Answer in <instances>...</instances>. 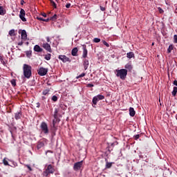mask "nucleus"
Instances as JSON below:
<instances>
[{"label":"nucleus","instance_id":"obj_1","mask_svg":"<svg viewBox=\"0 0 177 177\" xmlns=\"http://www.w3.org/2000/svg\"><path fill=\"white\" fill-rule=\"evenodd\" d=\"M31 66L24 64L23 67L24 75L25 78H30L32 75Z\"/></svg>","mask_w":177,"mask_h":177},{"label":"nucleus","instance_id":"obj_2","mask_svg":"<svg viewBox=\"0 0 177 177\" xmlns=\"http://www.w3.org/2000/svg\"><path fill=\"white\" fill-rule=\"evenodd\" d=\"M128 75V71L127 69H117L115 75L120 78V80H125L127 75Z\"/></svg>","mask_w":177,"mask_h":177},{"label":"nucleus","instance_id":"obj_3","mask_svg":"<svg viewBox=\"0 0 177 177\" xmlns=\"http://www.w3.org/2000/svg\"><path fill=\"white\" fill-rule=\"evenodd\" d=\"M40 128L42 132L45 133V135H48V133H49V129L48 128V124H46V122H42L40 125Z\"/></svg>","mask_w":177,"mask_h":177},{"label":"nucleus","instance_id":"obj_4","mask_svg":"<svg viewBox=\"0 0 177 177\" xmlns=\"http://www.w3.org/2000/svg\"><path fill=\"white\" fill-rule=\"evenodd\" d=\"M103 99H104V97L102 95H97L95 96L93 98V104L96 106L97 104V102H99V100H103Z\"/></svg>","mask_w":177,"mask_h":177},{"label":"nucleus","instance_id":"obj_5","mask_svg":"<svg viewBox=\"0 0 177 177\" xmlns=\"http://www.w3.org/2000/svg\"><path fill=\"white\" fill-rule=\"evenodd\" d=\"M83 161H80V162H77L74 164L73 165V169L74 171H80L81 169V168H82V164H83Z\"/></svg>","mask_w":177,"mask_h":177},{"label":"nucleus","instance_id":"obj_6","mask_svg":"<svg viewBox=\"0 0 177 177\" xmlns=\"http://www.w3.org/2000/svg\"><path fill=\"white\" fill-rule=\"evenodd\" d=\"M19 18L22 21H27V19H26V10L24 9L21 8L19 12Z\"/></svg>","mask_w":177,"mask_h":177},{"label":"nucleus","instance_id":"obj_7","mask_svg":"<svg viewBox=\"0 0 177 177\" xmlns=\"http://www.w3.org/2000/svg\"><path fill=\"white\" fill-rule=\"evenodd\" d=\"M55 172V168H53V166L52 165H49L47 167V169H46L44 174H46V176H48V174H53Z\"/></svg>","mask_w":177,"mask_h":177},{"label":"nucleus","instance_id":"obj_8","mask_svg":"<svg viewBox=\"0 0 177 177\" xmlns=\"http://www.w3.org/2000/svg\"><path fill=\"white\" fill-rule=\"evenodd\" d=\"M39 75H41V77H44V75H46L48 73V68H40L37 71Z\"/></svg>","mask_w":177,"mask_h":177},{"label":"nucleus","instance_id":"obj_9","mask_svg":"<svg viewBox=\"0 0 177 177\" xmlns=\"http://www.w3.org/2000/svg\"><path fill=\"white\" fill-rule=\"evenodd\" d=\"M82 49H83L82 57L84 59H86V57H88V50L86 49V45L85 44L83 45Z\"/></svg>","mask_w":177,"mask_h":177},{"label":"nucleus","instance_id":"obj_10","mask_svg":"<svg viewBox=\"0 0 177 177\" xmlns=\"http://www.w3.org/2000/svg\"><path fill=\"white\" fill-rule=\"evenodd\" d=\"M58 59L62 60L63 63H67V62H70V58L67 57L66 55H59Z\"/></svg>","mask_w":177,"mask_h":177},{"label":"nucleus","instance_id":"obj_11","mask_svg":"<svg viewBox=\"0 0 177 177\" xmlns=\"http://www.w3.org/2000/svg\"><path fill=\"white\" fill-rule=\"evenodd\" d=\"M43 48H45L46 50H47V52H50V53H51L52 48H50V44H49L48 43H44Z\"/></svg>","mask_w":177,"mask_h":177},{"label":"nucleus","instance_id":"obj_12","mask_svg":"<svg viewBox=\"0 0 177 177\" xmlns=\"http://www.w3.org/2000/svg\"><path fill=\"white\" fill-rule=\"evenodd\" d=\"M83 66H84V70H88V67L89 66V60L84 59L83 60Z\"/></svg>","mask_w":177,"mask_h":177},{"label":"nucleus","instance_id":"obj_13","mask_svg":"<svg viewBox=\"0 0 177 177\" xmlns=\"http://www.w3.org/2000/svg\"><path fill=\"white\" fill-rule=\"evenodd\" d=\"M21 39L26 41L27 39V32L25 30H23L21 33Z\"/></svg>","mask_w":177,"mask_h":177},{"label":"nucleus","instance_id":"obj_14","mask_svg":"<svg viewBox=\"0 0 177 177\" xmlns=\"http://www.w3.org/2000/svg\"><path fill=\"white\" fill-rule=\"evenodd\" d=\"M33 50H35V52H37V53H41L42 52V50H44V49H42V48H41V46H39V45H35L34 46Z\"/></svg>","mask_w":177,"mask_h":177},{"label":"nucleus","instance_id":"obj_15","mask_svg":"<svg viewBox=\"0 0 177 177\" xmlns=\"http://www.w3.org/2000/svg\"><path fill=\"white\" fill-rule=\"evenodd\" d=\"M136 114V112L135 111V109L132 107L129 108V115L131 117H135V115Z\"/></svg>","mask_w":177,"mask_h":177},{"label":"nucleus","instance_id":"obj_16","mask_svg":"<svg viewBox=\"0 0 177 177\" xmlns=\"http://www.w3.org/2000/svg\"><path fill=\"white\" fill-rule=\"evenodd\" d=\"M77 53H78V48L77 47L73 48L71 51L72 56H77Z\"/></svg>","mask_w":177,"mask_h":177},{"label":"nucleus","instance_id":"obj_17","mask_svg":"<svg viewBox=\"0 0 177 177\" xmlns=\"http://www.w3.org/2000/svg\"><path fill=\"white\" fill-rule=\"evenodd\" d=\"M44 146H45V142H44L42 141H39L37 143V149L39 150V149H42V147H44Z\"/></svg>","mask_w":177,"mask_h":177},{"label":"nucleus","instance_id":"obj_18","mask_svg":"<svg viewBox=\"0 0 177 177\" xmlns=\"http://www.w3.org/2000/svg\"><path fill=\"white\" fill-rule=\"evenodd\" d=\"M15 120H20L21 118V112H17L15 113Z\"/></svg>","mask_w":177,"mask_h":177},{"label":"nucleus","instance_id":"obj_19","mask_svg":"<svg viewBox=\"0 0 177 177\" xmlns=\"http://www.w3.org/2000/svg\"><path fill=\"white\" fill-rule=\"evenodd\" d=\"M0 15L1 16H4V15H6V10L3 9V7L0 6Z\"/></svg>","mask_w":177,"mask_h":177},{"label":"nucleus","instance_id":"obj_20","mask_svg":"<svg viewBox=\"0 0 177 177\" xmlns=\"http://www.w3.org/2000/svg\"><path fill=\"white\" fill-rule=\"evenodd\" d=\"M127 57H128V59H132V57H135V54L133 52L127 53Z\"/></svg>","mask_w":177,"mask_h":177},{"label":"nucleus","instance_id":"obj_21","mask_svg":"<svg viewBox=\"0 0 177 177\" xmlns=\"http://www.w3.org/2000/svg\"><path fill=\"white\" fill-rule=\"evenodd\" d=\"M9 35L10 37H15V35H16V34L15 33L14 29H12L9 31Z\"/></svg>","mask_w":177,"mask_h":177},{"label":"nucleus","instance_id":"obj_22","mask_svg":"<svg viewBox=\"0 0 177 177\" xmlns=\"http://www.w3.org/2000/svg\"><path fill=\"white\" fill-rule=\"evenodd\" d=\"M50 57H52V55H50V54H46V55H45V57H44V59H46V60H50Z\"/></svg>","mask_w":177,"mask_h":177},{"label":"nucleus","instance_id":"obj_23","mask_svg":"<svg viewBox=\"0 0 177 177\" xmlns=\"http://www.w3.org/2000/svg\"><path fill=\"white\" fill-rule=\"evenodd\" d=\"M112 165H113L112 162H106V168L107 169L111 168Z\"/></svg>","mask_w":177,"mask_h":177},{"label":"nucleus","instance_id":"obj_24","mask_svg":"<svg viewBox=\"0 0 177 177\" xmlns=\"http://www.w3.org/2000/svg\"><path fill=\"white\" fill-rule=\"evenodd\" d=\"M86 75V73H81L80 75H78L77 77H76L77 80H78V78H82L83 77H85V75Z\"/></svg>","mask_w":177,"mask_h":177},{"label":"nucleus","instance_id":"obj_25","mask_svg":"<svg viewBox=\"0 0 177 177\" xmlns=\"http://www.w3.org/2000/svg\"><path fill=\"white\" fill-rule=\"evenodd\" d=\"M50 4H51V6H53V8H55V9H56L57 8L56 3H55L53 0H50Z\"/></svg>","mask_w":177,"mask_h":177},{"label":"nucleus","instance_id":"obj_26","mask_svg":"<svg viewBox=\"0 0 177 177\" xmlns=\"http://www.w3.org/2000/svg\"><path fill=\"white\" fill-rule=\"evenodd\" d=\"M57 15H54L53 17H50V20H53L55 21V20H57Z\"/></svg>","mask_w":177,"mask_h":177},{"label":"nucleus","instance_id":"obj_27","mask_svg":"<svg viewBox=\"0 0 177 177\" xmlns=\"http://www.w3.org/2000/svg\"><path fill=\"white\" fill-rule=\"evenodd\" d=\"M93 42H95V44H99V42H100V39L95 37L93 39Z\"/></svg>","mask_w":177,"mask_h":177},{"label":"nucleus","instance_id":"obj_28","mask_svg":"<svg viewBox=\"0 0 177 177\" xmlns=\"http://www.w3.org/2000/svg\"><path fill=\"white\" fill-rule=\"evenodd\" d=\"M32 52L31 50L26 51V56L27 57H31Z\"/></svg>","mask_w":177,"mask_h":177},{"label":"nucleus","instance_id":"obj_29","mask_svg":"<svg viewBox=\"0 0 177 177\" xmlns=\"http://www.w3.org/2000/svg\"><path fill=\"white\" fill-rule=\"evenodd\" d=\"M172 49H174V47L172 46V45H170L167 49L168 53H171V52L172 51Z\"/></svg>","mask_w":177,"mask_h":177},{"label":"nucleus","instance_id":"obj_30","mask_svg":"<svg viewBox=\"0 0 177 177\" xmlns=\"http://www.w3.org/2000/svg\"><path fill=\"white\" fill-rule=\"evenodd\" d=\"M54 118H57V113H59V111L57 110V109H55V112H54Z\"/></svg>","mask_w":177,"mask_h":177},{"label":"nucleus","instance_id":"obj_31","mask_svg":"<svg viewBox=\"0 0 177 177\" xmlns=\"http://www.w3.org/2000/svg\"><path fill=\"white\" fill-rule=\"evenodd\" d=\"M102 43H103L104 45H105V46H106V48L110 47V44H109V43H107L106 41L103 40Z\"/></svg>","mask_w":177,"mask_h":177},{"label":"nucleus","instance_id":"obj_32","mask_svg":"<svg viewBox=\"0 0 177 177\" xmlns=\"http://www.w3.org/2000/svg\"><path fill=\"white\" fill-rule=\"evenodd\" d=\"M3 163L4 164V165H9V162H8V160H6V158H5L3 160Z\"/></svg>","mask_w":177,"mask_h":177},{"label":"nucleus","instance_id":"obj_33","mask_svg":"<svg viewBox=\"0 0 177 177\" xmlns=\"http://www.w3.org/2000/svg\"><path fill=\"white\" fill-rule=\"evenodd\" d=\"M11 84L12 86H16V80L13 79L11 80Z\"/></svg>","mask_w":177,"mask_h":177},{"label":"nucleus","instance_id":"obj_34","mask_svg":"<svg viewBox=\"0 0 177 177\" xmlns=\"http://www.w3.org/2000/svg\"><path fill=\"white\" fill-rule=\"evenodd\" d=\"M176 93L177 89H174L173 91L171 92V95H173V96H176Z\"/></svg>","mask_w":177,"mask_h":177},{"label":"nucleus","instance_id":"obj_35","mask_svg":"<svg viewBox=\"0 0 177 177\" xmlns=\"http://www.w3.org/2000/svg\"><path fill=\"white\" fill-rule=\"evenodd\" d=\"M52 100H53V102H57V96L53 95V96L52 97Z\"/></svg>","mask_w":177,"mask_h":177},{"label":"nucleus","instance_id":"obj_36","mask_svg":"<svg viewBox=\"0 0 177 177\" xmlns=\"http://www.w3.org/2000/svg\"><path fill=\"white\" fill-rule=\"evenodd\" d=\"M159 13H164V10L161 8L160 7L158 8Z\"/></svg>","mask_w":177,"mask_h":177},{"label":"nucleus","instance_id":"obj_37","mask_svg":"<svg viewBox=\"0 0 177 177\" xmlns=\"http://www.w3.org/2000/svg\"><path fill=\"white\" fill-rule=\"evenodd\" d=\"M57 120H53V128H55L56 127V122Z\"/></svg>","mask_w":177,"mask_h":177},{"label":"nucleus","instance_id":"obj_38","mask_svg":"<svg viewBox=\"0 0 177 177\" xmlns=\"http://www.w3.org/2000/svg\"><path fill=\"white\" fill-rule=\"evenodd\" d=\"M174 44H177V35H174Z\"/></svg>","mask_w":177,"mask_h":177},{"label":"nucleus","instance_id":"obj_39","mask_svg":"<svg viewBox=\"0 0 177 177\" xmlns=\"http://www.w3.org/2000/svg\"><path fill=\"white\" fill-rule=\"evenodd\" d=\"M139 138H140V136L139 134L134 136V139H136V140H138V139H139Z\"/></svg>","mask_w":177,"mask_h":177},{"label":"nucleus","instance_id":"obj_40","mask_svg":"<svg viewBox=\"0 0 177 177\" xmlns=\"http://www.w3.org/2000/svg\"><path fill=\"white\" fill-rule=\"evenodd\" d=\"M26 167L29 169V171H32V168L28 165H26Z\"/></svg>","mask_w":177,"mask_h":177},{"label":"nucleus","instance_id":"obj_41","mask_svg":"<svg viewBox=\"0 0 177 177\" xmlns=\"http://www.w3.org/2000/svg\"><path fill=\"white\" fill-rule=\"evenodd\" d=\"M37 20H40V21H44V18H42V17H37Z\"/></svg>","mask_w":177,"mask_h":177},{"label":"nucleus","instance_id":"obj_42","mask_svg":"<svg viewBox=\"0 0 177 177\" xmlns=\"http://www.w3.org/2000/svg\"><path fill=\"white\" fill-rule=\"evenodd\" d=\"M48 92H49V91L45 90L43 91V95H48Z\"/></svg>","mask_w":177,"mask_h":177},{"label":"nucleus","instance_id":"obj_43","mask_svg":"<svg viewBox=\"0 0 177 177\" xmlns=\"http://www.w3.org/2000/svg\"><path fill=\"white\" fill-rule=\"evenodd\" d=\"M100 10H102V12H104V10H106V8L100 6Z\"/></svg>","mask_w":177,"mask_h":177},{"label":"nucleus","instance_id":"obj_44","mask_svg":"<svg viewBox=\"0 0 177 177\" xmlns=\"http://www.w3.org/2000/svg\"><path fill=\"white\" fill-rule=\"evenodd\" d=\"M70 6H71V3H67V4L66 5V8L67 9H68V8H70Z\"/></svg>","mask_w":177,"mask_h":177},{"label":"nucleus","instance_id":"obj_45","mask_svg":"<svg viewBox=\"0 0 177 177\" xmlns=\"http://www.w3.org/2000/svg\"><path fill=\"white\" fill-rule=\"evenodd\" d=\"M87 86H88V88H92V87H93V84H87Z\"/></svg>","mask_w":177,"mask_h":177},{"label":"nucleus","instance_id":"obj_46","mask_svg":"<svg viewBox=\"0 0 177 177\" xmlns=\"http://www.w3.org/2000/svg\"><path fill=\"white\" fill-rule=\"evenodd\" d=\"M36 104H37V107L38 109H39V107H41V104L39 102H37Z\"/></svg>","mask_w":177,"mask_h":177},{"label":"nucleus","instance_id":"obj_47","mask_svg":"<svg viewBox=\"0 0 177 177\" xmlns=\"http://www.w3.org/2000/svg\"><path fill=\"white\" fill-rule=\"evenodd\" d=\"M125 68H131V65L127 64V65L125 66Z\"/></svg>","mask_w":177,"mask_h":177},{"label":"nucleus","instance_id":"obj_48","mask_svg":"<svg viewBox=\"0 0 177 177\" xmlns=\"http://www.w3.org/2000/svg\"><path fill=\"white\" fill-rule=\"evenodd\" d=\"M46 41H47V42H50V38H49V37H47Z\"/></svg>","mask_w":177,"mask_h":177},{"label":"nucleus","instance_id":"obj_49","mask_svg":"<svg viewBox=\"0 0 177 177\" xmlns=\"http://www.w3.org/2000/svg\"><path fill=\"white\" fill-rule=\"evenodd\" d=\"M23 44H24L23 41H19V42L18 43V45H19V46H21V45H23Z\"/></svg>","mask_w":177,"mask_h":177},{"label":"nucleus","instance_id":"obj_50","mask_svg":"<svg viewBox=\"0 0 177 177\" xmlns=\"http://www.w3.org/2000/svg\"><path fill=\"white\" fill-rule=\"evenodd\" d=\"M48 153H53V152L50 150H48L46 152V154H48Z\"/></svg>","mask_w":177,"mask_h":177},{"label":"nucleus","instance_id":"obj_51","mask_svg":"<svg viewBox=\"0 0 177 177\" xmlns=\"http://www.w3.org/2000/svg\"><path fill=\"white\" fill-rule=\"evenodd\" d=\"M174 85H175L176 86H177V80H174Z\"/></svg>","mask_w":177,"mask_h":177},{"label":"nucleus","instance_id":"obj_52","mask_svg":"<svg viewBox=\"0 0 177 177\" xmlns=\"http://www.w3.org/2000/svg\"><path fill=\"white\" fill-rule=\"evenodd\" d=\"M43 21L48 22V21H49V19H44Z\"/></svg>","mask_w":177,"mask_h":177},{"label":"nucleus","instance_id":"obj_53","mask_svg":"<svg viewBox=\"0 0 177 177\" xmlns=\"http://www.w3.org/2000/svg\"><path fill=\"white\" fill-rule=\"evenodd\" d=\"M24 0H21V5H24Z\"/></svg>","mask_w":177,"mask_h":177},{"label":"nucleus","instance_id":"obj_54","mask_svg":"<svg viewBox=\"0 0 177 177\" xmlns=\"http://www.w3.org/2000/svg\"><path fill=\"white\" fill-rule=\"evenodd\" d=\"M42 16H43L44 17H46V13H44V14H42Z\"/></svg>","mask_w":177,"mask_h":177},{"label":"nucleus","instance_id":"obj_55","mask_svg":"<svg viewBox=\"0 0 177 177\" xmlns=\"http://www.w3.org/2000/svg\"><path fill=\"white\" fill-rule=\"evenodd\" d=\"M173 89H177V87H176V86H174V87L173 88Z\"/></svg>","mask_w":177,"mask_h":177},{"label":"nucleus","instance_id":"obj_56","mask_svg":"<svg viewBox=\"0 0 177 177\" xmlns=\"http://www.w3.org/2000/svg\"><path fill=\"white\" fill-rule=\"evenodd\" d=\"M154 45V43H152V46Z\"/></svg>","mask_w":177,"mask_h":177},{"label":"nucleus","instance_id":"obj_57","mask_svg":"<svg viewBox=\"0 0 177 177\" xmlns=\"http://www.w3.org/2000/svg\"><path fill=\"white\" fill-rule=\"evenodd\" d=\"M26 44H28V42H27Z\"/></svg>","mask_w":177,"mask_h":177}]
</instances>
